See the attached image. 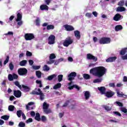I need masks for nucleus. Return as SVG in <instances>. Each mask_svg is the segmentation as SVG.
Masks as SVG:
<instances>
[{
	"label": "nucleus",
	"mask_w": 127,
	"mask_h": 127,
	"mask_svg": "<svg viewBox=\"0 0 127 127\" xmlns=\"http://www.w3.org/2000/svg\"><path fill=\"white\" fill-rule=\"evenodd\" d=\"M107 72V68L104 66H100L98 67H95L91 68L90 70V73L93 74L96 77H103Z\"/></svg>",
	"instance_id": "1"
},
{
	"label": "nucleus",
	"mask_w": 127,
	"mask_h": 127,
	"mask_svg": "<svg viewBox=\"0 0 127 127\" xmlns=\"http://www.w3.org/2000/svg\"><path fill=\"white\" fill-rule=\"evenodd\" d=\"M32 95H38L40 96V99L41 101H43L44 100V93L42 92V91H41V89L40 88H37L35 89L34 90L32 91L31 93Z\"/></svg>",
	"instance_id": "2"
},
{
	"label": "nucleus",
	"mask_w": 127,
	"mask_h": 127,
	"mask_svg": "<svg viewBox=\"0 0 127 127\" xmlns=\"http://www.w3.org/2000/svg\"><path fill=\"white\" fill-rule=\"evenodd\" d=\"M77 76V73L76 72H71L67 75V80L70 81V82L68 83V86H71L73 84V80H75V77Z\"/></svg>",
	"instance_id": "3"
},
{
	"label": "nucleus",
	"mask_w": 127,
	"mask_h": 127,
	"mask_svg": "<svg viewBox=\"0 0 127 127\" xmlns=\"http://www.w3.org/2000/svg\"><path fill=\"white\" fill-rule=\"evenodd\" d=\"M50 106V105L49 104H48L46 102H44L43 104V112L47 115H48V114H51V113H52L51 109H49Z\"/></svg>",
	"instance_id": "4"
},
{
	"label": "nucleus",
	"mask_w": 127,
	"mask_h": 127,
	"mask_svg": "<svg viewBox=\"0 0 127 127\" xmlns=\"http://www.w3.org/2000/svg\"><path fill=\"white\" fill-rule=\"evenodd\" d=\"M99 43L100 44H109L111 43V38L103 37L99 39Z\"/></svg>",
	"instance_id": "5"
},
{
	"label": "nucleus",
	"mask_w": 127,
	"mask_h": 127,
	"mask_svg": "<svg viewBox=\"0 0 127 127\" xmlns=\"http://www.w3.org/2000/svg\"><path fill=\"white\" fill-rule=\"evenodd\" d=\"M72 43H73V39L71 38V37H67L64 42L63 45L65 47H68Z\"/></svg>",
	"instance_id": "6"
},
{
	"label": "nucleus",
	"mask_w": 127,
	"mask_h": 127,
	"mask_svg": "<svg viewBox=\"0 0 127 127\" xmlns=\"http://www.w3.org/2000/svg\"><path fill=\"white\" fill-rule=\"evenodd\" d=\"M28 71L26 68H19L18 69V74L20 76H25L27 75Z\"/></svg>",
	"instance_id": "7"
},
{
	"label": "nucleus",
	"mask_w": 127,
	"mask_h": 127,
	"mask_svg": "<svg viewBox=\"0 0 127 127\" xmlns=\"http://www.w3.org/2000/svg\"><path fill=\"white\" fill-rule=\"evenodd\" d=\"M24 38L26 41L29 40H32L35 38L34 34L33 33H26L24 35Z\"/></svg>",
	"instance_id": "8"
},
{
	"label": "nucleus",
	"mask_w": 127,
	"mask_h": 127,
	"mask_svg": "<svg viewBox=\"0 0 127 127\" xmlns=\"http://www.w3.org/2000/svg\"><path fill=\"white\" fill-rule=\"evenodd\" d=\"M86 58L88 60H92L93 62H97L98 61V57H95V56H93L91 54H87Z\"/></svg>",
	"instance_id": "9"
},
{
	"label": "nucleus",
	"mask_w": 127,
	"mask_h": 127,
	"mask_svg": "<svg viewBox=\"0 0 127 127\" xmlns=\"http://www.w3.org/2000/svg\"><path fill=\"white\" fill-rule=\"evenodd\" d=\"M56 58V56L55 54H51L49 56V61L47 62V64H53V63H55V61L53 60V59H55Z\"/></svg>",
	"instance_id": "10"
},
{
	"label": "nucleus",
	"mask_w": 127,
	"mask_h": 127,
	"mask_svg": "<svg viewBox=\"0 0 127 127\" xmlns=\"http://www.w3.org/2000/svg\"><path fill=\"white\" fill-rule=\"evenodd\" d=\"M55 43V36L51 35L48 38V44L52 45Z\"/></svg>",
	"instance_id": "11"
},
{
	"label": "nucleus",
	"mask_w": 127,
	"mask_h": 127,
	"mask_svg": "<svg viewBox=\"0 0 127 127\" xmlns=\"http://www.w3.org/2000/svg\"><path fill=\"white\" fill-rule=\"evenodd\" d=\"M42 26H43L44 27L45 26H47L46 27V29L47 30H52V29H54V28H55V27L54 26V25H48V23H44L42 24Z\"/></svg>",
	"instance_id": "12"
},
{
	"label": "nucleus",
	"mask_w": 127,
	"mask_h": 127,
	"mask_svg": "<svg viewBox=\"0 0 127 127\" xmlns=\"http://www.w3.org/2000/svg\"><path fill=\"white\" fill-rule=\"evenodd\" d=\"M64 26L66 31H73L75 30V28L72 25L65 24Z\"/></svg>",
	"instance_id": "13"
},
{
	"label": "nucleus",
	"mask_w": 127,
	"mask_h": 127,
	"mask_svg": "<svg viewBox=\"0 0 127 127\" xmlns=\"http://www.w3.org/2000/svg\"><path fill=\"white\" fill-rule=\"evenodd\" d=\"M97 89L100 92V94H101V95H105L106 94V91L107 90L106 87L101 86L100 87H98Z\"/></svg>",
	"instance_id": "14"
},
{
	"label": "nucleus",
	"mask_w": 127,
	"mask_h": 127,
	"mask_svg": "<svg viewBox=\"0 0 127 127\" xmlns=\"http://www.w3.org/2000/svg\"><path fill=\"white\" fill-rule=\"evenodd\" d=\"M13 95L16 98H20L21 97V91L20 90H14Z\"/></svg>",
	"instance_id": "15"
},
{
	"label": "nucleus",
	"mask_w": 127,
	"mask_h": 127,
	"mask_svg": "<svg viewBox=\"0 0 127 127\" xmlns=\"http://www.w3.org/2000/svg\"><path fill=\"white\" fill-rule=\"evenodd\" d=\"M115 95V92L110 91H107L105 93V96L107 97V98H112L114 95Z\"/></svg>",
	"instance_id": "16"
},
{
	"label": "nucleus",
	"mask_w": 127,
	"mask_h": 127,
	"mask_svg": "<svg viewBox=\"0 0 127 127\" xmlns=\"http://www.w3.org/2000/svg\"><path fill=\"white\" fill-rule=\"evenodd\" d=\"M117 60V57H109L106 60L107 63H112V62H115Z\"/></svg>",
	"instance_id": "17"
},
{
	"label": "nucleus",
	"mask_w": 127,
	"mask_h": 127,
	"mask_svg": "<svg viewBox=\"0 0 127 127\" xmlns=\"http://www.w3.org/2000/svg\"><path fill=\"white\" fill-rule=\"evenodd\" d=\"M121 18L122 15H121L120 13H117L114 16L113 19L115 21H119V20H120Z\"/></svg>",
	"instance_id": "18"
},
{
	"label": "nucleus",
	"mask_w": 127,
	"mask_h": 127,
	"mask_svg": "<svg viewBox=\"0 0 127 127\" xmlns=\"http://www.w3.org/2000/svg\"><path fill=\"white\" fill-rule=\"evenodd\" d=\"M74 33L76 38H77V39L78 40H80L81 38V34H80V31L75 30L74 31Z\"/></svg>",
	"instance_id": "19"
},
{
	"label": "nucleus",
	"mask_w": 127,
	"mask_h": 127,
	"mask_svg": "<svg viewBox=\"0 0 127 127\" xmlns=\"http://www.w3.org/2000/svg\"><path fill=\"white\" fill-rule=\"evenodd\" d=\"M126 9L125 8V7H123V6H118L116 9V11L120 12H123V11H126Z\"/></svg>",
	"instance_id": "20"
},
{
	"label": "nucleus",
	"mask_w": 127,
	"mask_h": 127,
	"mask_svg": "<svg viewBox=\"0 0 127 127\" xmlns=\"http://www.w3.org/2000/svg\"><path fill=\"white\" fill-rule=\"evenodd\" d=\"M40 7L41 10H48V9H49V7L46 4L41 5Z\"/></svg>",
	"instance_id": "21"
},
{
	"label": "nucleus",
	"mask_w": 127,
	"mask_h": 127,
	"mask_svg": "<svg viewBox=\"0 0 127 127\" xmlns=\"http://www.w3.org/2000/svg\"><path fill=\"white\" fill-rule=\"evenodd\" d=\"M22 87L24 89V92L25 93H27V92H29L30 91V88L26 85H22Z\"/></svg>",
	"instance_id": "22"
},
{
	"label": "nucleus",
	"mask_w": 127,
	"mask_h": 127,
	"mask_svg": "<svg viewBox=\"0 0 127 127\" xmlns=\"http://www.w3.org/2000/svg\"><path fill=\"white\" fill-rule=\"evenodd\" d=\"M84 97L85 98V100H89V99H90V97H91L90 92L88 91H85Z\"/></svg>",
	"instance_id": "23"
},
{
	"label": "nucleus",
	"mask_w": 127,
	"mask_h": 127,
	"mask_svg": "<svg viewBox=\"0 0 127 127\" xmlns=\"http://www.w3.org/2000/svg\"><path fill=\"white\" fill-rule=\"evenodd\" d=\"M35 120L38 122H40L41 121V118H40V114H39V113H37L36 114Z\"/></svg>",
	"instance_id": "24"
},
{
	"label": "nucleus",
	"mask_w": 127,
	"mask_h": 127,
	"mask_svg": "<svg viewBox=\"0 0 127 127\" xmlns=\"http://www.w3.org/2000/svg\"><path fill=\"white\" fill-rule=\"evenodd\" d=\"M115 31H120V30H122L123 29V26L121 25H117L115 26Z\"/></svg>",
	"instance_id": "25"
},
{
	"label": "nucleus",
	"mask_w": 127,
	"mask_h": 127,
	"mask_svg": "<svg viewBox=\"0 0 127 127\" xmlns=\"http://www.w3.org/2000/svg\"><path fill=\"white\" fill-rule=\"evenodd\" d=\"M21 19H22V15H21L20 13H18L17 14V19H16V21H20Z\"/></svg>",
	"instance_id": "26"
},
{
	"label": "nucleus",
	"mask_w": 127,
	"mask_h": 127,
	"mask_svg": "<svg viewBox=\"0 0 127 127\" xmlns=\"http://www.w3.org/2000/svg\"><path fill=\"white\" fill-rule=\"evenodd\" d=\"M117 97H119V98H125V97H127V96L124 94L123 92H121V93H120V91H118L117 92ZM124 96H125V97Z\"/></svg>",
	"instance_id": "27"
},
{
	"label": "nucleus",
	"mask_w": 127,
	"mask_h": 127,
	"mask_svg": "<svg viewBox=\"0 0 127 127\" xmlns=\"http://www.w3.org/2000/svg\"><path fill=\"white\" fill-rule=\"evenodd\" d=\"M61 84L60 83H58L55 85L53 87L54 90H57V89H60L61 88Z\"/></svg>",
	"instance_id": "28"
},
{
	"label": "nucleus",
	"mask_w": 127,
	"mask_h": 127,
	"mask_svg": "<svg viewBox=\"0 0 127 127\" xmlns=\"http://www.w3.org/2000/svg\"><path fill=\"white\" fill-rule=\"evenodd\" d=\"M127 48H125L124 49H122V50L120 51V55L124 56L126 53H127Z\"/></svg>",
	"instance_id": "29"
},
{
	"label": "nucleus",
	"mask_w": 127,
	"mask_h": 127,
	"mask_svg": "<svg viewBox=\"0 0 127 127\" xmlns=\"http://www.w3.org/2000/svg\"><path fill=\"white\" fill-rule=\"evenodd\" d=\"M27 63V61L23 60L19 63L20 66H25Z\"/></svg>",
	"instance_id": "30"
},
{
	"label": "nucleus",
	"mask_w": 127,
	"mask_h": 127,
	"mask_svg": "<svg viewBox=\"0 0 127 127\" xmlns=\"http://www.w3.org/2000/svg\"><path fill=\"white\" fill-rule=\"evenodd\" d=\"M41 75H42V73L41 71L38 70L36 71V76L37 77V78H38L39 79H40V78H41Z\"/></svg>",
	"instance_id": "31"
},
{
	"label": "nucleus",
	"mask_w": 127,
	"mask_h": 127,
	"mask_svg": "<svg viewBox=\"0 0 127 127\" xmlns=\"http://www.w3.org/2000/svg\"><path fill=\"white\" fill-rule=\"evenodd\" d=\"M43 71H48L49 70H50V68L49 66H48V65H47V64H45L43 68Z\"/></svg>",
	"instance_id": "32"
},
{
	"label": "nucleus",
	"mask_w": 127,
	"mask_h": 127,
	"mask_svg": "<svg viewBox=\"0 0 127 127\" xmlns=\"http://www.w3.org/2000/svg\"><path fill=\"white\" fill-rule=\"evenodd\" d=\"M56 77V74H53V75L49 76L48 77L47 79L49 80V81H51V80H53V79H54V78H55Z\"/></svg>",
	"instance_id": "33"
},
{
	"label": "nucleus",
	"mask_w": 127,
	"mask_h": 127,
	"mask_svg": "<svg viewBox=\"0 0 127 127\" xmlns=\"http://www.w3.org/2000/svg\"><path fill=\"white\" fill-rule=\"evenodd\" d=\"M83 78L85 80H89V79H90L91 78V76H90V75H89L88 74L84 73L83 74Z\"/></svg>",
	"instance_id": "34"
},
{
	"label": "nucleus",
	"mask_w": 127,
	"mask_h": 127,
	"mask_svg": "<svg viewBox=\"0 0 127 127\" xmlns=\"http://www.w3.org/2000/svg\"><path fill=\"white\" fill-rule=\"evenodd\" d=\"M1 119L4 120V121H8V119H9V116L7 115H4L1 117Z\"/></svg>",
	"instance_id": "35"
},
{
	"label": "nucleus",
	"mask_w": 127,
	"mask_h": 127,
	"mask_svg": "<svg viewBox=\"0 0 127 127\" xmlns=\"http://www.w3.org/2000/svg\"><path fill=\"white\" fill-rule=\"evenodd\" d=\"M8 110L9 112H13L14 111V106L13 105H9Z\"/></svg>",
	"instance_id": "36"
},
{
	"label": "nucleus",
	"mask_w": 127,
	"mask_h": 127,
	"mask_svg": "<svg viewBox=\"0 0 127 127\" xmlns=\"http://www.w3.org/2000/svg\"><path fill=\"white\" fill-rule=\"evenodd\" d=\"M22 114H23V113L21 110H18L17 111V116L18 118H20V117H21V115H22Z\"/></svg>",
	"instance_id": "37"
},
{
	"label": "nucleus",
	"mask_w": 127,
	"mask_h": 127,
	"mask_svg": "<svg viewBox=\"0 0 127 127\" xmlns=\"http://www.w3.org/2000/svg\"><path fill=\"white\" fill-rule=\"evenodd\" d=\"M125 4V0H120L118 5H119V6H124Z\"/></svg>",
	"instance_id": "38"
},
{
	"label": "nucleus",
	"mask_w": 127,
	"mask_h": 127,
	"mask_svg": "<svg viewBox=\"0 0 127 127\" xmlns=\"http://www.w3.org/2000/svg\"><path fill=\"white\" fill-rule=\"evenodd\" d=\"M14 84L18 87V88L21 89V85L19 84V82L18 81H16L14 82Z\"/></svg>",
	"instance_id": "39"
},
{
	"label": "nucleus",
	"mask_w": 127,
	"mask_h": 127,
	"mask_svg": "<svg viewBox=\"0 0 127 127\" xmlns=\"http://www.w3.org/2000/svg\"><path fill=\"white\" fill-rule=\"evenodd\" d=\"M8 61H9V56H7L6 60L3 62L4 65H6V64L8 63Z\"/></svg>",
	"instance_id": "40"
},
{
	"label": "nucleus",
	"mask_w": 127,
	"mask_h": 127,
	"mask_svg": "<svg viewBox=\"0 0 127 127\" xmlns=\"http://www.w3.org/2000/svg\"><path fill=\"white\" fill-rule=\"evenodd\" d=\"M104 109H105V110H106V111H111L112 110V108L111 107H110V106H108L106 105H104L103 106Z\"/></svg>",
	"instance_id": "41"
},
{
	"label": "nucleus",
	"mask_w": 127,
	"mask_h": 127,
	"mask_svg": "<svg viewBox=\"0 0 127 127\" xmlns=\"http://www.w3.org/2000/svg\"><path fill=\"white\" fill-rule=\"evenodd\" d=\"M58 81L59 82H61L63 81V75L62 74H60L58 75Z\"/></svg>",
	"instance_id": "42"
},
{
	"label": "nucleus",
	"mask_w": 127,
	"mask_h": 127,
	"mask_svg": "<svg viewBox=\"0 0 127 127\" xmlns=\"http://www.w3.org/2000/svg\"><path fill=\"white\" fill-rule=\"evenodd\" d=\"M9 69H10V70H11V71H12V70H13V69L14 68V65H13V64H12V62H11L9 64Z\"/></svg>",
	"instance_id": "43"
},
{
	"label": "nucleus",
	"mask_w": 127,
	"mask_h": 127,
	"mask_svg": "<svg viewBox=\"0 0 127 127\" xmlns=\"http://www.w3.org/2000/svg\"><path fill=\"white\" fill-rule=\"evenodd\" d=\"M8 79L9 81H13V76L12 75L9 74L8 75Z\"/></svg>",
	"instance_id": "44"
},
{
	"label": "nucleus",
	"mask_w": 127,
	"mask_h": 127,
	"mask_svg": "<svg viewBox=\"0 0 127 127\" xmlns=\"http://www.w3.org/2000/svg\"><path fill=\"white\" fill-rule=\"evenodd\" d=\"M35 22L36 25L37 26H39V25H40V20H39V18H38L37 19H36Z\"/></svg>",
	"instance_id": "45"
},
{
	"label": "nucleus",
	"mask_w": 127,
	"mask_h": 127,
	"mask_svg": "<svg viewBox=\"0 0 127 127\" xmlns=\"http://www.w3.org/2000/svg\"><path fill=\"white\" fill-rule=\"evenodd\" d=\"M113 114L116 116H118V117H122V114H121V113L118 111L113 112Z\"/></svg>",
	"instance_id": "46"
},
{
	"label": "nucleus",
	"mask_w": 127,
	"mask_h": 127,
	"mask_svg": "<svg viewBox=\"0 0 127 127\" xmlns=\"http://www.w3.org/2000/svg\"><path fill=\"white\" fill-rule=\"evenodd\" d=\"M40 65H33L32 66L34 70H39V69H40Z\"/></svg>",
	"instance_id": "47"
},
{
	"label": "nucleus",
	"mask_w": 127,
	"mask_h": 127,
	"mask_svg": "<svg viewBox=\"0 0 127 127\" xmlns=\"http://www.w3.org/2000/svg\"><path fill=\"white\" fill-rule=\"evenodd\" d=\"M26 56H27L28 57H31V56H32V53L31 52L27 51L26 52Z\"/></svg>",
	"instance_id": "48"
},
{
	"label": "nucleus",
	"mask_w": 127,
	"mask_h": 127,
	"mask_svg": "<svg viewBox=\"0 0 127 127\" xmlns=\"http://www.w3.org/2000/svg\"><path fill=\"white\" fill-rule=\"evenodd\" d=\"M18 127H25V123L21 122L19 123Z\"/></svg>",
	"instance_id": "49"
},
{
	"label": "nucleus",
	"mask_w": 127,
	"mask_h": 127,
	"mask_svg": "<svg viewBox=\"0 0 127 127\" xmlns=\"http://www.w3.org/2000/svg\"><path fill=\"white\" fill-rule=\"evenodd\" d=\"M13 79L17 80L18 79V75L15 73H13Z\"/></svg>",
	"instance_id": "50"
},
{
	"label": "nucleus",
	"mask_w": 127,
	"mask_h": 127,
	"mask_svg": "<svg viewBox=\"0 0 127 127\" xmlns=\"http://www.w3.org/2000/svg\"><path fill=\"white\" fill-rule=\"evenodd\" d=\"M116 103L117 105H118V106H119V107H124V104H123V103H122L121 102L116 101Z\"/></svg>",
	"instance_id": "51"
},
{
	"label": "nucleus",
	"mask_w": 127,
	"mask_h": 127,
	"mask_svg": "<svg viewBox=\"0 0 127 127\" xmlns=\"http://www.w3.org/2000/svg\"><path fill=\"white\" fill-rule=\"evenodd\" d=\"M101 82H102V79H95L94 81L93 82L94 83H101Z\"/></svg>",
	"instance_id": "52"
},
{
	"label": "nucleus",
	"mask_w": 127,
	"mask_h": 127,
	"mask_svg": "<svg viewBox=\"0 0 127 127\" xmlns=\"http://www.w3.org/2000/svg\"><path fill=\"white\" fill-rule=\"evenodd\" d=\"M69 103H70V100H67L64 104L63 105V107H67L68 105L69 104Z\"/></svg>",
	"instance_id": "53"
},
{
	"label": "nucleus",
	"mask_w": 127,
	"mask_h": 127,
	"mask_svg": "<svg viewBox=\"0 0 127 127\" xmlns=\"http://www.w3.org/2000/svg\"><path fill=\"white\" fill-rule=\"evenodd\" d=\"M121 111L123 112V113H124L125 114L127 113V109L126 108H122Z\"/></svg>",
	"instance_id": "54"
},
{
	"label": "nucleus",
	"mask_w": 127,
	"mask_h": 127,
	"mask_svg": "<svg viewBox=\"0 0 127 127\" xmlns=\"http://www.w3.org/2000/svg\"><path fill=\"white\" fill-rule=\"evenodd\" d=\"M41 121H42L43 122H46V117H45L44 116H42L41 118Z\"/></svg>",
	"instance_id": "55"
},
{
	"label": "nucleus",
	"mask_w": 127,
	"mask_h": 127,
	"mask_svg": "<svg viewBox=\"0 0 127 127\" xmlns=\"http://www.w3.org/2000/svg\"><path fill=\"white\" fill-rule=\"evenodd\" d=\"M26 122L27 124H29V123H32V122H33V119H32V118H29Z\"/></svg>",
	"instance_id": "56"
},
{
	"label": "nucleus",
	"mask_w": 127,
	"mask_h": 127,
	"mask_svg": "<svg viewBox=\"0 0 127 127\" xmlns=\"http://www.w3.org/2000/svg\"><path fill=\"white\" fill-rule=\"evenodd\" d=\"M85 16H86L87 17H89V18L92 17V13H86L85 14Z\"/></svg>",
	"instance_id": "57"
},
{
	"label": "nucleus",
	"mask_w": 127,
	"mask_h": 127,
	"mask_svg": "<svg viewBox=\"0 0 127 127\" xmlns=\"http://www.w3.org/2000/svg\"><path fill=\"white\" fill-rule=\"evenodd\" d=\"M33 63H34V62H33V61L32 60H29V65H30L31 66H32V65H33Z\"/></svg>",
	"instance_id": "58"
},
{
	"label": "nucleus",
	"mask_w": 127,
	"mask_h": 127,
	"mask_svg": "<svg viewBox=\"0 0 127 127\" xmlns=\"http://www.w3.org/2000/svg\"><path fill=\"white\" fill-rule=\"evenodd\" d=\"M109 87H112V88H115V85L114 83H110L109 84Z\"/></svg>",
	"instance_id": "59"
},
{
	"label": "nucleus",
	"mask_w": 127,
	"mask_h": 127,
	"mask_svg": "<svg viewBox=\"0 0 127 127\" xmlns=\"http://www.w3.org/2000/svg\"><path fill=\"white\" fill-rule=\"evenodd\" d=\"M5 35H13V32L9 31L7 33L5 34Z\"/></svg>",
	"instance_id": "60"
},
{
	"label": "nucleus",
	"mask_w": 127,
	"mask_h": 127,
	"mask_svg": "<svg viewBox=\"0 0 127 127\" xmlns=\"http://www.w3.org/2000/svg\"><path fill=\"white\" fill-rule=\"evenodd\" d=\"M23 22H22V21L20 20L18 21L17 22V25H19V26H20L21 25H22V23Z\"/></svg>",
	"instance_id": "61"
},
{
	"label": "nucleus",
	"mask_w": 127,
	"mask_h": 127,
	"mask_svg": "<svg viewBox=\"0 0 127 127\" xmlns=\"http://www.w3.org/2000/svg\"><path fill=\"white\" fill-rule=\"evenodd\" d=\"M30 115L31 117H35V112L34 111H31L30 113Z\"/></svg>",
	"instance_id": "62"
},
{
	"label": "nucleus",
	"mask_w": 127,
	"mask_h": 127,
	"mask_svg": "<svg viewBox=\"0 0 127 127\" xmlns=\"http://www.w3.org/2000/svg\"><path fill=\"white\" fill-rule=\"evenodd\" d=\"M122 59L123 60H127V54L122 57Z\"/></svg>",
	"instance_id": "63"
},
{
	"label": "nucleus",
	"mask_w": 127,
	"mask_h": 127,
	"mask_svg": "<svg viewBox=\"0 0 127 127\" xmlns=\"http://www.w3.org/2000/svg\"><path fill=\"white\" fill-rule=\"evenodd\" d=\"M123 82H127V77L125 76L123 77Z\"/></svg>",
	"instance_id": "64"
}]
</instances>
